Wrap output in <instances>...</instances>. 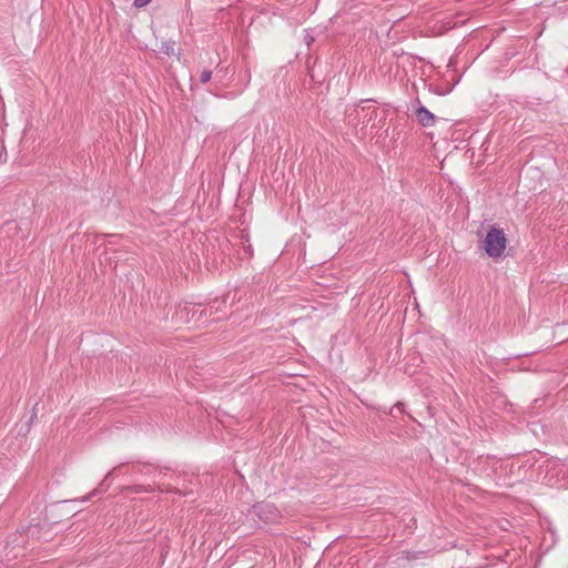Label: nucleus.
Returning <instances> with one entry per match:
<instances>
[{"instance_id":"obj_7","label":"nucleus","mask_w":568,"mask_h":568,"mask_svg":"<svg viewBox=\"0 0 568 568\" xmlns=\"http://www.w3.org/2000/svg\"><path fill=\"white\" fill-rule=\"evenodd\" d=\"M128 489L132 493H135V494H140V493H148V491H151V489H149L148 487L143 486V485H134L132 487H128Z\"/></svg>"},{"instance_id":"obj_10","label":"nucleus","mask_w":568,"mask_h":568,"mask_svg":"<svg viewBox=\"0 0 568 568\" xmlns=\"http://www.w3.org/2000/svg\"><path fill=\"white\" fill-rule=\"evenodd\" d=\"M403 407H404V404L398 402L397 404H395V405H394V407L392 408V410H393V409H397V410L402 412V410H403Z\"/></svg>"},{"instance_id":"obj_4","label":"nucleus","mask_w":568,"mask_h":568,"mask_svg":"<svg viewBox=\"0 0 568 568\" xmlns=\"http://www.w3.org/2000/svg\"><path fill=\"white\" fill-rule=\"evenodd\" d=\"M361 113H363L362 123L367 125L373 120V118L377 115V109L371 106H361L359 110H357V115L361 116Z\"/></svg>"},{"instance_id":"obj_11","label":"nucleus","mask_w":568,"mask_h":568,"mask_svg":"<svg viewBox=\"0 0 568 568\" xmlns=\"http://www.w3.org/2000/svg\"><path fill=\"white\" fill-rule=\"evenodd\" d=\"M151 470L150 466H143L142 468L139 469L140 473H143V474H149Z\"/></svg>"},{"instance_id":"obj_5","label":"nucleus","mask_w":568,"mask_h":568,"mask_svg":"<svg viewBox=\"0 0 568 568\" xmlns=\"http://www.w3.org/2000/svg\"><path fill=\"white\" fill-rule=\"evenodd\" d=\"M174 45H175V42L174 41H164L162 42L161 47H160V51L166 55H172L174 54Z\"/></svg>"},{"instance_id":"obj_13","label":"nucleus","mask_w":568,"mask_h":568,"mask_svg":"<svg viewBox=\"0 0 568 568\" xmlns=\"http://www.w3.org/2000/svg\"><path fill=\"white\" fill-rule=\"evenodd\" d=\"M312 40H313L312 38H311V39H307V44H308V45L311 44V41H312Z\"/></svg>"},{"instance_id":"obj_14","label":"nucleus","mask_w":568,"mask_h":568,"mask_svg":"<svg viewBox=\"0 0 568 568\" xmlns=\"http://www.w3.org/2000/svg\"><path fill=\"white\" fill-rule=\"evenodd\" d=\"M312 40H313L312 38H311V39H307V44H308V45L311 44V41H312Z\"/></svg>"},{"instance_id":"obj_9","label":"nucleus","mask_w":568,"mask_h":568,"mask_svg":"<svg viewBox=\"0 0 568 568\" xmlns=\"http://www.w3.org/2000/svg\"><path fill=\"white\" fill-rule=\"evenodd\" d=\"M152 0H134L133 4L136 7V8H142V7H145L146 4H149Z\"/></svg>"},{"instance_id":"obj_6","label":"nucleus","mask_w":568,"mask_h":568,"mask_svg":"<svg viewBox=\"0 0 568 568\" xmlns=\"http://www.w3.org/2000/svg\"><path fill=\"white\" fill-rule=\"evenodd\" d=\"M215 304H220V303H219L217 301H215L213 304H211V305H209V306H206V307L202 308V310L200 311V317H201L202 315H205V316H206V315L212 316L215 312H217L219 306H215Z\"/></svg>"},{"instance_id":"obj_3","label":"nucleus","mask_w":568,"mask_h":568,"mask_svg":"<svg viewBox=\"0 0 568 568\" xmlns=\"http://www.w3.org/2000/svg\"><path fill=\"white\" fill-rule=\"evenodd\" d=\"M413 111L416 115V119L418 123L424 128H429L435 125L436 118L435 115L426 109L419 101V99H416L415 102L412 104Z\"/></svg>"},{"instance_id":"obj_1","label":"nucleus","mask_w":568,"mask_h":568,"mask_svg":"<svg viewBox=\"0 0 568 568\" xmlns=\"http://www.w3.org/2000/svg\"><path fill=\"white\" fill-rule=\"evenodd\" d=\"M506 244L505 232L501 229L491 226L483 241V248L489 257L498 258L504 254Z\"/></svg>"},{"instance_id":"obj_2","label":"nucleus","mask_w":568,"mask_h":568,"mask_svg":"<svg viewBox=\"0 0 568 568\" xmlns=\"http://www.w3.org/2000/svg\"><path fill=\"white\" fill-rule=\"evenodd\" d=\"M251 515L263 523H274L280 518V511L274 504L258 503L252 507Z\"/></svg>"},{"instance_id":"obj_8","label":"nucleus","mask_w":568,"mask_h":568,"mask_svg":"<svg viewBox=\"0 0 568 568\" xmlns=\"http://www.w3.org/2000/svg\"><path fill=\"white\" fill-rule=\"evenodd\" d=\"M211 78H212V71L203 70L201 75H200V81L202 83H206V82H209L211 80Z\"/></svg>"},{"instance_id":"obj_12","label":"nucleus","mask_w":568,"mask_h":568,"mask_svg":"<svg viewBox=\"0 0 568 568\" xmlns=\"http://www.w3.org/2000/svg\"><path fill=\"white\" fill-rule=\"evenodd\" d=\"M97 494V490H93L91 494L84 496L81 500L82 501H88L90 499L91 496L95 495Z\"/></svg>"}]
</instances>
